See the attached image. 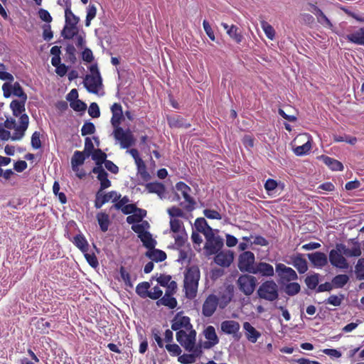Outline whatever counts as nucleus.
I'll return each instance as SVG.
<instances>
[{
	"label": "nucleus",
	"mask_w": 364,
	"mask_h": 364,
	"mask_svg": "<svg viewBox=\"0 0 364 364\" xmlns=\"http://www.w3.org/2000/svg\"><path fill=\"white\" fill-rule=\"evenodd\" d=\"M112 111V118H111V124L113 127L117 128L120 127V124L123 119V112L122 107L119 103H114L111 107Z\"/></svg>",
	"instance_id": "a211bd4d"
},
{
	"label": "nucleus",
	"mask_w": 364,
	"mask_h": 364,
	"mask_svg": "<svg viewBox=\"0 0 364 364\" xmlns=\"http://www.w3.org/2000/svg\"><path fill=\"white\" fill-rule=\"evenodd\" d=\"M200 277V273L198 267L193 265L186 269L183 287L186 296L188 299H193L196 296Z\"/></svg>",
	"instance_id": "f03ea898"
},
{
	"label": "nucleus",
	"mask_w": 364,
	"mask_h": 364,
	"mask_svg": "<svg viewBox=\"0 0 364 364\" xmlns=\"http://www.w3.org/2000/svg\"><path fill=\"white\" fill-rule=\"evenodd\" d=\"M96 218L101 231L103 232H107L110 225L109 215L104 212H100L97 214Z\"/></svg>",
	"instance_id": "7c9ffc66"
},
{
	"label": "nucleus",
	"mask_w": 364,
	"mask_h": 364,
	"mask_svg": "<svg viewBox=\"0 0 364 364\" xmlns=\"http://www.w3.org/2000/svg\"><path fill=\"white\" fill-rule=\"evenodd\" d=\"M195 225L196 230L204 235L205 233H208L209 230H210V232L213 231L212 228L208 225L207 221L203 218H197L195 222Z\"/></svg>",
	"instance_id": "e433bc0d"
},
{
	"label": "nucleus",
	"mask_w": 364,
	"mask_h": 364,
	"mask_svg": "<svg viewBox=\"0 0 364 364\" xmlns=\"http://www.w3.org/2000/svg\"><path fill=\"white\" fill-rule=\"evenodd\" d=\"M178 360L181 364H192L194 363L196 359L193 357V355L184 353L178 356Z\"/></svg>",
	"instance_id": "e2e57ef3"
},
{
	"label": "nucleus",
	"mask_w": 364,
	"mask_h": 364,
	"mask_svg": "<svg viewBox=\"0 0 364 364\" xmlns=\"http://www.w3.org/2000/svg\"><path fill=\"white\" fill-rule=\"evenodd\" d=\"M291 259L293 266L300 274H304L307 271V262L306 259L302 257L301 254H297L296 256L292 257Z\"/></svg>",
	"instance_id": "bb28decb"
},
{
	"label": "nucleus",
	"mask_w": 364,
	"mask_h": 364,
	"mask_svg": "<svg viewBox=\"0 0 364 364\" xmlns=\"http://www.w3.org/2000/svg\"><path fill=\"white\" fill-rule=\"evenodd\" d=\"M97 14V8L94 4H90L87 8V16L85 19V26H90L91 21L94 19Z\"/></svg>",
	"instance_id": "a18cd8bd"
},
{
	"label": "nucleus",
	"mask_w": 364,
	"mask_h": 364,
	"mask_svg": "<svg viewBox=\"0 0 364 364\" xmlns=\"http://www.w3.org/2000/svg\"><path fill=\"white\" fill-rule=\"evenodd\" d=\"M95 132V127L92 122H85L81 128L82 136L92 134Z\"/></svg>",
	"instance_id": "6e6d98bb"
},
{
	"label": "nucleus",
	"mask_w": 364,
	"mask_h": 364,
	"mask_svg": "<svg viewBox=\"0 0 364 364\" xmlns=\"http://www.w3.org/2000/svg\"><path fill=\"white\" fill-rule=\"evenodd\" d=\"M41 134L39 132H34L31 136V144L33 149H40L42 146L41 141L40 139Z\"/></svg>",
	"instance_id": "052dcab7"
},
{
	"label": "nucleus",
	"mask_w": 364,
	"mask_h": 364,
	"mask_svg": "<svg viewBox=\"0 0 364 364\" xmlns=\"http://www.w3.org/2000/svg\"><path fill=\"white\" fill-rule=\"evenodd\" d=\"M90 75H86L83 84L87 90L93 94H97L102 86V79L97 64L91 65L89 68Z\"/></svg>",
	"instance_id": "7ed1b4c3"
},
{
	"label": "nucleus",
	"mask_w": 364,
	"mask_h": 364,
	"mask_svg": "<svg viewBox=\"0 0 364 364\" xmlns=\"http://www.w3.org/2000/svg\"><path fill=\"white\" fill-rule=\"evenodd\" d=\"M255 257L251 251H245L238 257L237 267L242 272L252 273L255 267Z\"/></svg>",
	"instance_id": "0eeeda50"
},
{
	"label": "nucleus",
	"mask_w": 364,
	"mask_h": 364,
	"mask_svg": "<svg viewBox=\"0 0 364 364\" xmlns=\"http://www.w3.org/2000/svg\"><path fill=\"white\" fill-rule=\"evenodd\" d=\"M120 198L121 195L117 194V193L114 191H112L105 193L103 192V191L98 190L95 194V207L97 209H99L110 200H112V202H116Z\"/></svg>",
	"instance_id": "9d476101"
},
{
	"label": "nucleus",
	"mask_w": 364,
	"mask_h": 364,
	"mask_svg": "<svg viewBox=\"0 0 364 364\" xmlns=\"http://www.w3.org/2000/svg\"><path fill=\"white\" fill-rule=\"evenodd\" d=\"M205 243L204 250L207 255L217 254L223 247V240L220 236H215L213 230L205 234Z\"/></svg>",
	"instance_id": "39448f33"
},
{
	"label": "nucleus",
	"mask_w": 364,
	"mask_h": 364,
	"mask_svg": "<svg viewBox=\"0 0 364 364\" xmlns=\"http://www.w3.org/2000/svg\"><path fill=\"white\" fill-rule=\"evenodd\" d=\"M319 158L331 170L336 171L343 170V165L339 161L325 155H322Z\"/></svg>",
	"instance_id": "a878e982"
},
{
	"label": "nucleus",
	"mask_w": 364,
	"mask_h": 364,
	"mask_svg": "<svg viewBox=\"0 0 364 364\" xmlns=\"http://www.w3.org/2000/svg\"><path fill=\"white\" fill-rule=\"evenodd\" d=\"M353 245L351 248H348L343 243L336 244V248L329 252L328 258L331 265L339 269H348L349 264L344 256L358 257L362 254L360 244L355 241Z\"/></svg>",
	"instance_id": "f257e3e1"
},
{
	"label": "nucleus",
	"mask_w": 364,
	"mask_h": 364,
	"mask_svg": "<svg viewBox=\"0 0 364 364\" xmlns=\"http://www.w3.org/2000/svg\"><path fill=\"white\" fill-rule=\"evenodd\" d=\"M257 295L260 299L274 301L279 297L278 286L273 280L266 281L259 287Z\"/></svg>",
	"instance_id": "20e7f679"
},
{
	"label": "nucleus",
	"mask_w": 364,
	"mask_h": 364,
	"mask_svg": "<svg viewBox=\"0 0 364 364\" xmlns=\"http://www.w3.org/2000/svg\"><path fill=\"white\" fill-rule=\"evenodd\" d=\"M175 288H176V283L174 281L171 282L168 289L166 291L164 296L157 301V305H163L170 309H174L177 305L176 299L172 296Z\"/></svg>",
	"instance_id": "f8f14e48"
},
{
	"label": "nucleus",
	"mask_w": 364,
	"mask_h": 364,
	"mask_svg": "<svg viewBox=\"0 0 364 364\" xmlns=\"http://www.w3.org/2000/svg\"><path fill=\"white\" fill-rule=\"evenodd\" d=\"M26 101L23 100H14L10 103V108L12 111L13 115L15 117H18L21 114H23V112H25V104Z\"/></svg>",
	"instance_id": "c85d7f7f"
},
{
	"label": "nucleus",
	"mask_w": 364,
	"mask_h": 364,
	"mask_svg": "<svg viewBox=\"0 0 364 364\" xmlns=\"http://www.w3.org/2000/svg\"><path fill=\"white\" fill-rule=\"evenodd\" d=\"M311 149V141L309 140L301 146H297L294 149V152L296 156H303L308 154Z\"/></svg>",
	"instance_id": "37998d69"
},
{
	"label": "nucleus",
	"mask_w": 364,
	"mask_h": 364,
	"mask_svg": "<svg viewBox=\"0 0 364 364\" xmlns=\"http://www.w3.org/2000/svg\"><path fill=\"white\" fill-rule=\"evenodd\" d=\"M215 255V262L221 267H228L233 261V253L230 251L218 252Z\"/></svg>",
	"instance_id": "412c9836"
},
{
	"label": "nucleus",
	"mask_w": 364,
	"mask_h": 364,
	"mask_svg": "<svg viewBox=\"0 0 364 364\" xmlns=\"http://www.w3.org/2000/svg\"><path fill=\"white\" fill-rule=\"evenodd\" d=\"M311 264L316 267H323L328 264V258L326 254L321 252H315L307 255Z\"/></svg>",
	"instance_id": "4be33fe9"
},
{
	"label": "nucleus",
	"mask_w": 364,
	"mask_h": 364,
	"mask_svg": "<svg viewBox=\"0 0 364 364\" xmlns=\"http://www.w3.org/2000/svg\"><path fill=\"white\" fill-rule=\"evenodd\" d=\"M70 107L76 112H84L86 108V104L80 100H74L70 103Z\"/></svg>",
	"instance_id": "bf43d9fd"
},
{
	"label": "nucleus",
	"mask_w": 364,
	"mask_h": 364,
	"mask_svg": "<svg viewBox=\"0 0 364 364\" xmlns=\"http://www.w3.org/2000/svg\"><path fill=\"white\" fill-rule=\"evenodd\" d=\"M86 154L80 151H75L71 158V164L75 165H82L86 159Z\"/></svg>",
	"instance_id": "a19ab883"
},
{
	"label": "nucleus",
	"mask_w": 364,
	"mask_h": 364,
	"mask_svg": "<svg viewBox=\"0 0 364 364\" xmlns=\"http://www.w3.org/2000/svg\"><path fill=\"white\" fill-rule=\"evenodd\" d=\"M50 53L53 55L51 58V64H57L58 63H60V47L58 46H54L50 49Z\"/></svg>",
	"instance_id": "4d7b16f0"
},
{
	"label": "nucleus",
	"mask_w": 364,
	"mask_h": 364,
	"mask_svg": "<svg viewBox=\"0 0 364 364\" xmlns=\"http://www.w3.org/2000/svg\"><path fill=\"white\" fill-rule=\"evenodd\" d=\"M243 328L245 331V336L251 343H256L257 339L261 336V333L257 331L250 323H244Z\"/></svg>",
	"instance_id": "393cba45"
},
{
	"label": "nucleus",
	"mask_w": 364,
	"mask_h": 364,
	"mask_svg": "<svg viewBox=\"0 0 364 364\" xmlns=\"http://www.w3.org/2000/svg\"><path fill=\"white\" fill-rule=\"evenodd\" d=\"M305 283L310 289H314L318 284V274H314L306 277Z\"/></svg>",
	"instance_id": "864d4df0"
},
{
	"label": "nucleus",
	"mask_w": 364,
	"mask_h": 364,
	"mask_svg": "<svg viewBox=\"0 0 364 364\" xmlns=\"http://www.w3.org/2000/svg\"><path fill=\"white\" fill-rule=\"evenodd\" d=\"M136 165L137 166L138 172L140 174L142 179L144 181H147L150 178V174L146 171V166L144 162V161L141 159V161H138L136 163Z\"/></svg>",
	"instance_id": "603ef678"
},
{
	"label": "nucleus",
	"mask_w": 364,
	"mask_h": 364,
	"mask_svg": "<svg viewBox=\"0 0 364 364\" xmlns=\"http://www.w3.org/2000/svg\"><path fill=\"white\" fill-rule=\"evenodd\" d=\"M92 172L97 174V179L100 182L99 190L104 191L111 186V181L108 179V174L102 166H95L92 168Z\"/></svg>",
	"instance_id": "f3484780"
},
{
	"label": "nucleus",
	"mask_w": 364,
	"mask_h": 364,
	"mask_svg": "<svg viewBox=\"0 0 364 364\" xmlns=\"http://www.w3.org/2000/svg\"><path fill=\"white\" fill-rule=\"evenodd\" d=\"M119 274L122 279L124 282L126 287L132 288L133 284L131 281L130 274L126 270L125 267L122 266L119 269Z\"/></svg>",
	"instance_id": "3c124183"
},
{
	"label": "nucleus",
	"mask_w": 364,
	"mask_h": 364,
	"mask_svg": "<svg viewBox=\"0 0 364 364\" xmlns=\"http://www.w3.org/2000/svg\"><path fill=\"white\" fill-rule=\"evenodd\" d=\"M183 223L178 219H171L170 220V228L171 230L174 233H178L182 231Z\"/></svg>",
	"instance_id": "0e129e2a"
},
{
	"label": "nucleus",
	"mask_w": 364,
	"mask_h": 364,
	"mask_svg": "<svg viewBox=\"0 0 364 364\" xmlns=\"http://www.w3.org/2000/svg\"><path fill=\"white\" fill-rule=\"evenodd\" d=\"M218 303V298L215 295H209L203 303L202 309L203 314L206 317L211 316L215 311Z\"/></svg>",
	"instance_id": "4468645a"
},
{
	"label": "nucleus",
	"mask_w": 364,
	"mask_h": 364,
	"mask_svg": "<svg viewBox=\"0 0 364 364\" xmlns=\"http://www.w3.org/2000/svg\"><path fill=\"white\" fill-rule=\"evenodd\" d=\"M13 92L12 94L16 97H18L21 100H23L24 101L27 100V95L24 92L21 85L16 82L13 85Z\"/></svg>",
	"instance_id": "de8ad7c7"
},
{
	"label": "nucleus",
	"mask_w": 364,
	"mask_h": 364,
	"mask_svg": "<svg viewBox=\"0 0 364 364\" xmlns=\"http://www.w3.org/2000/svg\"><path fill=\"white\" fill-rule=\"evenodd\" d=\"M221 26L226 30L228 36L233 39L237 43H240L243 39V36L239 28L235 25L228 26L226 23H221Z\"/></svg>",
	"instance_id": "5701e85b"
},
{
	"label": "nucleus",
	"mask_w": 364,
	"mask_h": 364,
	"mask_svg": "<svg viewBox=\"0 0 364 364\" xmlns=\"http://www.w3.org/2000/svg\"><path fill=\"white\" fill-rule=\"evenodd\" d=\"M176 189L178 192H180L186 203L184 205V209L187 211L193 210L196 203L194 198L191 196V188L184 182L179 181L176 184Z\"/></svg>",
	"instance_id": "423d86ee"
},
{
	"label": "nucleus",
	"mask_w": 364,
	"mask_h": 364,
	"mask_svg": "<svg viewBox=\"0 0 364 364\" xmlns=\"http://www.w3.org/2000/svg\"><path fill=\"white\" fill-rule=\"evenodd\" d=\"M91 156L97 166H102V164L107 161V154L100 149L95 150Z\"/></svg>",
	"instance_id": "4c0bfd02"
},
{
	"label": "nucleus",
	"mask_w": 364,
	"mask_h": 364,
	"mask_svg": "<svg viewBox=\"0 0 364 364\" xmlns=\"http://www.w3.org/2000/svg\"><path fill=\"white\" fill-rule=\"evenodd\" d=\"M251 274H259L264 277H272L274 275V268L269 263L260 262L255 264Z\"/></svg>",
	"instance_id": "6ab92c4d"
},
{
	"label": "nucleus",
	"mask_w": 364,
	"mask_h": 364,
	"mask_svg": "<svg viewBox=\"0 0 364 364\" xmlns=\"http://www.w3.org/2000/svg\"><path fill=\"white\" fill-rule=\"evenodd\" d=\"M222 331L226 334H231L233 337L239 338L237 333L240 329V324L233 320H225L221 324Z\"/></svg>",
	"instance_id": "aec40b11"
},
{
	"label": "nucleus",
	"mask_w": 364,
	"mask_h": 364,
	"mask_svg": "<svg viewBox=\"0 0 364 364\" xmlns=\"http://www.w3.org/2000/svg\"><path fill=\"white\" fill-rule=\"evenodd\" d=\"M95 150L94 144L91 139L86 137L85 140V148L82 152L85 153L87 157H89Z\"/></svg>",
	"instance_id": "680f3d73"
},
{
	"label": "nucleus",
	"mask_w": 364,
	"mask_h": 364,
	"mask_svg": "<svg viewBox=\"0 0 364 364\" xmlns=\"http://www.w3.org/2000/svg\"><path fill=\"white\" fill-rule=\"evenodd\" d=\"M88 114L93 118H97L100 116V111L98 105L96 102H92L88 109Z\"/></svg>",
	"instance_id": "69168bd1"
},
{
	"label": "nucleus",
	"mask_w": 364,
	"mask_h": 364,
	"mask_svg": "<svg viewBox=\"0 0 364 364\" xmlns=\"http://www.w3.org/2000/svg\"><path fill=\"white\" fill-rule=\"evenodd\" d=\"M276 272L282 279L289 282L296 280L298 277L296 272L292 268L282 263L276 265Z\"/></svg>",
	"instance_id": "dca6fc26"
},
{
	"label": "nucleus",
	"mask_w": 364,
	"mask_h": 364,
	"mask_svg": "<svg viewBox=\"0 0 364 364\" xmlns=\"http://www.w3.org/2000/svg\"><path fill=\"white\" fill-rule=\"evenodd\" d=\"M146 256L156 262H163L166 259V252L161 250L155 249V247L149 250L146 252Z\"/></svg>",
	"instance_id": "c756f323"
},
{
	"label": "nucleus",
	"mask_w": 364,
	"mask_h": 364,
	"mask_svg": "<svg viewBox=\"0 0 364 364\" xmlns=\"http://www.w3.org/2000/svg\"><path fill=\"white\" fill-rule=\"evenodd\" d=\"M73 243L80 249L82 252H87L89 250V245L85 237L82 234H78L73 237Z\"/></svg>",
	"instance_id": "2f4dec72"
},
{
	"label": "nucleus",
	"mask_w": 364,
	"mask_h": 364,
	"mask_svg": "<svg viewBox=\"0 0 364 364\" xmlns=\"http://www.w3.org/2000/svg\"><path fill=\"white\" fill-rule=\"evenodd\" d=\"M35 326L39 333H48L50 328V323L46 320H38Z\"/></svg>",
	"instance_id": "8fccbe9b"
},
{
	"label": "nucleus",
	"mask_w": 364,
	"mask_h": 364,
	"mask_svg": "<svg viewBox=\"0 0 364 364\" xmlns=\"http://www.w3.org/2000/svg\"><path fill=\"white\" fill-rule=\"evenodd\" d=\"M168 124L171 127L174 128H189L191 124L186 123L184 119L180 116L173 117L168 119Z\"/></svg>",
	"instance_id": "f704fd0d"
},
{
	"label": "nucleus",
	"mask_w": 364,
	"mask_h": 364,
	"mask_svg": "<svg viewBox=\"0 0 364 364\" xmlns=\"http://www.w3.org/2000/svg\"><path fill=\"white\" fill-rule=\"evenodd\" d=\"M196 332L191 331L187 333L185 330H180L176 333L177 341L186 349L191 350L193 344L196 343Z\"/></svg>",
	"instance_id": "9b49d317"
},
{
	"label": "nucleus",
	"mask_w": 364,
	"mask_h": 364,
	"mask_svg": "<svg viewBox=\"0 0 364 364\" xmlns=\"http://www.w3.org/2000/svg\"><path fill=\"white\" fill-rule=\"evenodd\" d=\"M356 277L358 280L364 279V257L360 258L355 267Z\"/></svg>",
	"instance_id": "09e8293b"
},
{
	"label": "nucleus",
	"mask_w": 364,
	"mask_h": 364,
	"mask_svg": "<svg viewBox=\"0 0 364 364\" xmlns=\"http://www.w3.org/2000/svg\"><path fill=\"white\" fill-rule=\"evenodd\" d=\"M257 284V279L255 277L244 274L239 277L237 285L241 291L245 295H250L253 293Z\"/></svg>",
	"instance_id": "1a4fd4ad"
},
{
	"label": "nucleus",
	"mask_w": 364,
	"mask_h": 364,
	"mask_svg": "<svg viewBox=\"0 0 364 364\" xmlns=\"http://www.w3.org/2000/svg\"><path fill=\"white\" fill-rule=\"evenodd\" d=\"M349 281V277L346 274H338L332 279V284L336 288H343Z\"/></svg>",
	"instance_id": "ea45409f"
},
{
	"label": "nucleus",
	"mask_w": 364,
	"mask_h": 364,
	"mask_svg": "<svg viewBox=\"0 0 364 364\" xmlns=\"http://www.w3.org/2000/svg\"><path fill=\"white\" fill-rule=\"evenodd\" d=\"M146 215V210H143L142 213L139 214L135 213L127 217V222L129 224H134L135 223H139L142 220L143 218Z\"/></svg>",
	"instance_id": "13d9d810"
},
{
	"label": "nucleus",
	"mask_w": 364,
	"mask_h": 364,
	"mask_svg": "<svg viewBox=\"0 0 364 364\" xmlns=\"http://www.w3.org/2000/svg\"><path fill=\"white\" fill-rule=\"evenodd\" d=\"M173 237L175 240V245L178 247H182L188 240V235L185 232V230L182 229V231L178 233H176Z\"/></svg>",
	"instance_id": "79ce46f5"
},
{
	"label": "nucleus",
	"mask_w": 364,
	"mask_h": 364,
	"mask_svg": "<svg viewBox=\"0 0 364 364\" xmlns=\"http://www.w3.org/2000/svg\"><path fill=\"white\" fill-rule=\"evenodd\" d=\"M141 241L143 243V245L149 250L154 249L156 244V240L152 238L151 235L149 232H146L141 235H139Z\"/></svg>",
	"instance_id": "c9c22d12"
},
{
	"label": "nucleus",
	"mask_w": 364,
	"mask_h": 364,
	"mask_svg": "<svg viewBox=\"0 0 364 364\" xmlns=\"http://www.w3.org/2000/svg\"><path fill=\"white\" fill-rule=\"evenodd\" d=\"M65 23L68 24L77 26L79 22V18L73 13L70 9V6H66L65 9Z\"/></svg>",
	"instance_id": "58836bf2"
},
{
	"label": "nucleus",
	"mask_w": 364,
	"mask_h": 364,
	"mask_svg": "<svg viewBox=\"0 0 364 364\" xmlns=\"http://www.w3.org/2000/svg\"><path fill=\"white\" fill-rule=\"evenodd\" d=\"M29 124V118L26 114H21L19 117V125L15 124L14 133L11 136L12 141L21 140L25 135V132L28 129Z\"/></svg>",
	"instance_id": "ddd939ff"
},
{
	"label": "nucleus",
	"mask_w": 364,
	"mask_h": 364,
	"mask_svg": "<svg viewBox=\"0 0 364 364\" xmlns=\"http://www.w3.org/2000/svg\"><path fill=\"white\" fill-rule=\"evenodd\" d=\"M205 338L208 340L203 343V348L208 349L218 343L219 339L215 333V328L212 326H208L203 331Z\"/></svg>",
	"instance_id": "2eb2a0df"
},
{
	"label": "nucleus",
	"mask_w": 364,
	"mask_h": 364,
	"mask_svg": "<svg viewBox=\"0 0 364 364\" xmlns=\"http://www.w3.org/2000/svg\"><path fill=\"white\" fill-rule=\"evenodd\" d=\"M78 33L77 26L68 24L65 25L62 31L61 35L65 39H72Z\"/></svg>",
	"instance_id": "473e14b6"
},
{
	"label": "nucleus",
	"mask_w": 364,
	"mask_h": 364,
	"mask_svg": "<svg viewBox=\"0 0 364 364\" xmlns=\"http://www.w3.org/2000/svg\"><path fill=\"white\" fill-rule=\"evenodd\" d=\"M232 294L230 291H225L218 298V305L220 308H225L231 301Z\"/></svg>",
	"instance_id": "49530a36"
},
{
	"label": "nucleus",
	"mask_w": 364,
	"mask_h": 364,
	"mask_svg": "<svg viewBox=\"0 0 364 364\" xmlns=\"http://www.w3.org/2000/svg\"><path fill=\"white\" fill-rule=\"evenodd\" d=\"M150 284L148 282H142L136 287V293L142 299L149 298Z\"/></svg>",
	"instance_id": "72a5a7b5"
},
{
	"label": "nucleus",
	"mask_w": 364,
	"mask_h": 364,
	"mask_svg": "<svg viewBox=\"0 0 364 364\" xmlns=\"http://www.w3.org/2000/svg\"><path fill=\"white\" fill-rule=\"evenodd\" d=\"M346 38L357 45L364 46V28H361L358 30L348 34Z\"/></svg>",
	"instance_id": "cd10ccee"
},
{
	"label": "nucleus",
	"mask_w": 364,
	"mask_h": 364,
	"mask_svg": "<svg viewBox=\"0 0 364 364\" xmlns=\"http://www.w3.org/2000/svg\"><path fill=\"white\" fill-rule=\"evenodd\" d=\"M146 190L150 193H156L162 198L166 193L165 186L160 182H151L145 185Z\"/></svg>",
	"instance_id": "b1692460"
},
{
	"label": "nucleus",
	"mask_w": 364,
	"mask_h": 364,
	"mask_svg": "<svg viewBox=\"0 0 364 364\" xmlns=\"http://www.w3.org/2000/svg\"><path fill=\"white\" fill-rule=\"evenodd\" d=\"M67 58L70 62L74 63L76 60V50L73 45H68L65 49Z\"/></svg>",
	"instance_id": "338daca9"
},
{
	"label": "nucleus",
	"mask_w": 364,
	"mask_h": 364,
	"mask_svg": "<svg viewBox=\"0 0 364 364\" xmlns=\"http://www.w3.org/2000/svg\"><path fill=\"white\" fill-rule=\"evenodd\" d=\"M113 134L122 149H128L134 143V136L129 129L125 131L121 127H117L114 129Z\"/></svg>",
	"instance_id": "6e6552de"
},
{
	"label": "nucleus",
	"mask_w": 364,
	"mask_h": 364,
	"mask_svg": "<svg viewBox=\"0 0 364 364\" xmlns=\"http://www.w3.org/2000/svg\"><path fill=\"white\" fill-rule=\"evenodd\" d=\"M122 212L124 215H129L131 213H134L136 211L139 213H142L143 210L138 208L134 204H127L124 207L121 209Z\"/></svg>",
	"instance_id": "774afa93"
},
{
	"label": "nucleus",
	"mask_w": 364,
	"mask_h": 364,
	"mask_svg": "<svg viewBox=\"0 0 364 364\" xmlns=\"http://www.w3.org/2000/svg\"><path fill=\"white\" fill-rule=\"evenodd\" d=\"M300 285L296 282L288 284L285 287V292L289 296H294L299 292Z\"/></svg>",
	"instance_id": "5fc2aeb1"
},
{
	"label": "nucleus",
	"mask_w": 364,
	"mask_h": 364,
	"mask_svg": "<svg viewBox=\"0 0 364 364\" xmlns=\"http://www.w3.org/2000/svg\"><path fill=\"white\" fill-rule=\"evenodd\" d=\"M261 27L263 29L266 36L270 39L273 40L275 37V31L274 28L267 21H262L261 22Z\"/></svg>",
	"instance_id": "c03bdc74"
}]
</instances>
